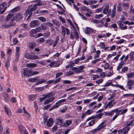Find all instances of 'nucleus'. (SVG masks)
Returning a JSON list of instances; mask_svg holds the SVG:
<instances>
[{
	"label": "nucleus",
	"mask_w": 134,
	"mask_h": 134,
	"mask_svg": "<svg viewBox=\"0 0 134 134\" xmlns=\"http://www.w3.org/2000/svg\"><path fill=\"white\" fill-rule=\"evenodd\" d=\"M85 66H80L77 67H73L71 68V70L75 71V72L79 73L84 72L83 69Z\"/></svg>",
	"instance_id": "nucleus-1"
},
{
	"label": "nucleus",
	"mask_w": 134,
	"mask_h": 134,
	"mask_svg": "<svg viewBox=\"0 0 134 134\" xmlns=\"http://www.w3.org/2000/svg\"><path fill=\"white\" fill-rule=\"evenodd\" d=\"M134 85V83L132 80L129 79L128 80L127 85L125 86V88L128 90H131L132 89V86Z\"/></svg>",
	"instance_id": "nucleus-2"
},
{
	"label": "nucleus",
	"mask_w": 134,
	"mask_h": 134,
	"mask_svg": "<svg viewBox=\"0 0 134 134\" xmlns=\"http://www.w3.org/2000/svg\"><path fill=\"white\" fill-rule=\"evenodd\" d=\"M6 5V3L5 2L2 3L0 5V14H2L6 10L7 7H4Z\"/></svg>",
	"instance_id": "nucleus-3"
},
{
	"label": "nucleus",
	"mask_w": 134,
	"mask_h": 134,
	"mask_svg": "<svg viewBox=\"0 0 134 134\" xmlns=\"http://www.w3.org/2000/svg\"><path fill=\"white\" fill-rule=\"evenodd\" d=\"M23 15L20 13H17L13 17L14 19L16 21H19L23 19Z\"/></svg>",
	"instance_id": "nucleus-4"
},
{
	"label": "nucleus",
	"mask_w": 134,
	"mask_h": 134,
	"mask_svg": "<svg viewBox=\"0 0 134 134\" xmlns=\"http://www.w3.org/2000/svg\"><path fill=\"white\" fill-rule=\"evenodd\" d=\"M109 6L108 5H107L105 6V7L104 8L103 10V13L105 14H107L108 13V14L107 15V16H109L110 15L111 10H109Z\"/></svg>",
	"instance_id": "nucleus-5"
},
{
	"label": "nucleus",
	"mask_w": 134,
	"mask_h": 134,
	"mask_svg": "<svg viewBox=\"0 0 134 134\" xmlns=\"http://www.w3.org/2000/svg\"><path fill=\"white\" fill-rule=\"evenodd\" d=\"M39 23L38 21L37 20H35L31 22L30 26L32 27H35L39 25Z\"/></svg>",
	"instance_id": "nucleus-6"
},
{
	"label": "nucleus",
	"mask_w": 134,
	"mask_h": 134,
	"mask_svg": "<svg viewBox=\"0 0 134 134\" xmlns=\"http://www.w3.org/2000/svg\"><path fill=\"white\" fill-rule=\"evenodd\" d=\"M114 101V100H111L107 104H105L104 106L105 109H107L108 107L111 108L113 107L114 105V104L113 103Z\"/></svg>",
	"instance_id": "nucleus-7"
},
{
	"label": "nucleus",
	"mask_w": 134,
	"mask_h": 134,
	"mask_svg": "<svg viewBox=\"0 0 134 134\" xmlns=\"http://www.w3.org/2000/svg\"><path fill=\"white\" fill-rule=\"evenodd\" d=\"M37 8V7L36 5L34 4V5L33 6V7L31 8H30L29 7L26 10L25 13L28 14L30 13L32 11H33L34 10H36V9ZM27 14H26V16H27Z\"/></svg>",
	"instance_id": "nucleus-8"
},
{
	"label": "nucleus",
	"mask_w": 134,
	"mask_h": 134,
	"mask_svg": "<svg viewBox=\"0 0 134 134\" xmlns=\"http://www.w3.org/2000/svg\"><path fill=\"white\" fill-rule=\"evenodd\" d=\"M84 31L86 34L89 35L93 32V30L90 27H86L85 28Z\"/></svg>",
	"instance_id": "nucleus-9"
},
{
	"label": "nucleus",
	"mask_w": 134,
	"mask_h": 134,
	"mask_svg": "<svg viewBox=\"0 0 134 134\" xmlns=\"http://www.w3.org/2000/svg\"><path fill=\"white\" fill-rule=\"evenodd\" d=\"M80 10L81 11H85L90 14H92V10L88 8L85 6L81 7Z\"/></svg>",
	"instance_id": "nucleus-10"
},
{
	"label": "nucleus",
	"mask_w": 134,
	"mask_h": 134,
	"mask_svg": "<svg viewBox=\"0 0 134 134\" xmlns=\"http://www.w3.org/2000/svg\"><path fill=\"white\" fill-rule=\"evenodd\" d=\"M18 128L19 131L22 134L24 133L27 131L25 127L21 125L18 126Z\"/></svg>",
	"instance_id": "nucleus-11"
},
{
	"label": "nucleus",
	"mask_w": 134,
	"mask_h": 134,
	"mask_svg": "<svg viewBox=\"0 0 134 134\" xmlns=\"http://www.w3.org/2000/svg\"><path fill=\"white\" fill-rule=\"evenodd\" d=\"M117 23L121 30H125L127 29V26L125 25L124 26L123 24L122 23L121 21H118Z\"/></svg>",
	"instance_id": "nucleus-12"
},
{
	"label": "nucleus",
	"mask_w": 134,
	"mask_h": 134,
	"mask_svg": "<svg viewBox=\"0 0 134 134\" xmlns=\"http://www.w3.org/2000/svg\"><path fill=\"white\" fill-rule=\"evenodd\" d=\"M106 120H104L98 126V127L100 130L106 126L107 125L106 124Z\"/></svg>",
	"instance_id": "nucleus-13"
},
{
	"label": "nucleus",
	"mask_w": 134,
	"mask_h": 134,
	"mask_svg": "<svg viewBox=\"0 0 134 134\" xmlns=\"http://www.w3.org/2000/svg\"><path fill=\"white\" fill-rule=\"evenodd\" d=\"M53 123V119L50 118L47 122V125L49 127H51Z\"/></svg>",
	"instance_id": "nucleus-14"
},
{
	"label": "nucleus",
	"mask_w": 134,
	"mask_h": 134,
	"mask_svg": "<svg viewBox=\"0 0 134 134\" xmlns=\"http://www.w3.org/2000/svg\"><path fill=\"white\" fill-rule=\"evenodd\" d=\"M63 122V119L61 117H59L56 119V123L58 125H62Z\"/></svg>",
	"instance_id": "nucleus-15"
},
{
	"label": "nucleus",
	"mask_w": 134,
	"mask_h": 134,
	"mask_svg": "<svg viewBox=\"0 0 134 134\" xmlns=\"http://www.w3.org/2000/svg\"><path fill=\"white\" fill-rule=\"evenodd\" d=\"M32 70H25L23 72V74L24 76H29L31 75Z\"/></svg>",
	"instance_id": "nucleus-16"
},
{
	"label": "nucleus",
	"mask_w": 134,
	"mask_h": 134,
	"mask_svg": "<svg viewBox=\"0 0 134 134\" xmlns=\"http://www.w3.org/2000/svg\"><path fill=\"white\" fill-rule=\"evenodd\" d=\"M4 109L5 112L8 116H10L11 115V112L10 110L5 106L4 107Z\"/></svg>",
	"instance_id": "nucleus-17"
},
{
	"label": "nucleus",
	"mask_w": 134,
	"mask_h": 134,
	"mask_svg": "<svg viewBox=\"0 0 134 134\" xmlns=\"http://www.w3.org/2000/svg\"><path fill=\"white\" fill-rule=\"evenodd\" d=\"M54 98H55L54 97L49 98L44 102V104L45 105L53 101L54 100Z\"/></svg>",
	"instance_id": "nucleus-18"
},
{
	"label": "nucleus",
	"mask_w": 134,
	"mask_h": 134,
	"mask_svg": "<svg viewBox=\"0 0 134 134\" xmlns=\"http://www.w3.org/2000/svg\"><path fill=\"white\" fill-rule=\"evenodd\" d=\"M34 29H32L30 31V36L31 37H35L36 35L37 32Z\"/></svg>",
	"instance_id": "nucleus-19"
},
{
	"label": "nucleus",
	"mask_w": 134,
	"mask_h": 134,
	"mask_svg": "<svg viewBox=\"0 0 134 134\" xmlns=\"http://www.w3.org/2000/svg\"><path fill=\"white\" fill-rule=\"evenodd\" d=\"M36 46L35 42H31L29 44V48L31 49H33Z\"/></svg>",
	"instance_id": "nucleus-20"
},
{
	"label": "nucleus",
	"mask_w": 134,
	"mask_h": 134,
	"mask_svg": "<svg viewBox=\"0 0 134 134\" xmlns=\"http://www.w3.org/2000/svg\"><path fill=\"white\" fill-rule=\"evenodd\" d=\"M72 121L71 120H68L65 122L63 125L65 127H67L70 125Z\"/></svg>",
	"instance_id": "nucleus-21"
},
{
	"label": "nucleus",
	"mask_w": 134,
	"mask_h": 134,
	"mask_svg": "<svg viewBox=\"0 0 134 134\" xmlns=\"http://www.w3.org/2000/svg\"><path fill=\"white\" fill-rule=\"evenodd\" d=\"M103 114V113H101L96 115L95 116H93L94 119L95 121H96L97 119H100L102 116Z\"/></svg>",
	"instance_id": "nucleus-22"
},
{
	"label": "nucleus",
	"mask_w": 134,
	"mask_h": 134,
	"mask_svg": "<svg viewBox=\"0 0 134 134\" xmlns=\"http://www.w3.org/2000/svg\"><path fill=\"white\" fill-rule=\"evenodd\" d=\"M124 64L123 61H121L117 67V70L118 71H120V69L122 67Z\"/></svg>",
	"instance_id": "nucleus-23"
},
{
	"label": "nucleus",
	"mask_w": 134,
	"mask_h": 134,
	"mask_svg": "<svg viewBox=\"0 0 134 134\" xmlns=\"http://www.w3.org/2000/svg\"><path fill=\"white\" fill-rule=\"evenodd\" d=\"M116 5H114V6L113 9L112 10V13L111 14V16L112 18H113L114 17L115 14H116Z\"/></svg>",
	"instance_id": "nucleus-24"
},
{
	"label": "nucleus",
	"mask_w": 134,
	"mask_h": 134,
	"mask_svg": "<svg viewBox=\"0 0 134 134\" xmlns=\"http://www.w3.org/2000/svg\"><path fill=\"white\" fill-rule=\"evenodd\" d=\"M8 25L9 27L15 26V23L14 20V19H12L10 21Z\"/></svg>",
	"instance_id": "nucleus-25"
},
{
	"label": "nucleus",
	"mask_w": 134,
	"mask_h": 134,
	"mask_svg": "<svg viewBox=\"0 0 134 134\" xmlns=\"http://www.w3.org/2000/svg\"><path fill=\"white\" fill-rule=\"evenodd\" d=\"M37 64H36L34 63H30L27 64L26 66L28 67L31 68H33L36 66Z\"/></svg>",
	"instance_id": "nucleus-26"
},
{
	"label": "nucleus",
	"mask_w": 134,
	"mask_h": 134,
	"mask_svg": "<svg viewBox=\"0 0 134 134\" xmlns=\"http://www.w3.org/2000/svg\"><path fill=\"white\" fill-rule=\"evenodd\" d=\"M62 29V34L64 36H65L66 34V28H65V27L63 26H61Z\"/></svg>",
	"instance_id": "nucleus-27"
},
{
	"label": "nucleus",
	"mask_w": 134,
	"mask_h": 134,
	"mask_svg": "<svg viewBox=\"0 0 134 134\" xmlns=\"http://www.w3.org/2000/svg\"><path fill=\"white\" fill-rule=\"evenodd\" d=\"M75 74V72L74 71H69L65 73L66 76H68Z\"/></svg>",
	"instance_id": "nucleus-28"
},
{
	"label": "nucleus",
	"mask_w": 134,
	"mask_h": 134,
	"mask_svg": "<svg viewBox=\"0 0 134 134\" xmlns=\"http://www.w3.org/2000/svg\"><path fill=\"white\" fill-rule=\"evenodd\" d=\"M130 129L129 127H126L123 128L122 134H126Z\"/></svg>",
	"instance_id": "nucleus-29"
},
{
	"label": "nucleus",
	"mask_w": 134,
	"mask_h": 134,
	"mask_svg": "<svg viewBox=\"0 0 134 134\" xmlns=\"http://www.w3.org/2000/svg\"><path fill=\"white\" fill-rule=\"evenodd\" d=\"M130 129L129 127H126L123 128L122 134H126Z\"/></svg>",
	"instance_id": "nucleus-30"
},
{
	"label": "nucleus",
	"mask_w": 134,
	"mask_h": 134,
	"mask_svg": "<svg viewBox=\"0 0 134 134\" xmlns=\"http://www.w3.org/2000/svg\"><path fill=\"white\" fill-rule=\"evenodd\" d=\"M67 107L64 106L63 107L61 108H60L59 110V111L62 113H64L66 110Z\"/></svg>",
	"instance_id": "nucleus-31"
},
{
	"label": "nucleus",
	"mask_w": 134,
	"mask_h": 134,
	"mask_svg": "<svg viewBox=\"0 0 134 134\" xmlns=\"http://www.w3.org/2000/svg\"><path fill=\"white\" fill-rule=\"evenodd\" d=\"M38 80V78L36 77L30 79H29V81L31 82H37Z\"/></svg>",
	"instance_id": "nucleus-32"
},
{
	"label": "nucleus",
	"mask_w": 134,
	"mask_h": 134,
	"mask_svg": "<svg viewBox=\"0 0 134 134\" xmlns=\"http://www.w3.org/2000/svg\"><path fill=\"white\" fill-rule=\"evenodd\" d=\"M59 40V38L58 36H57L56 37L55 40V41L53 42V47H55L57 45V44L58 43V41Z\"/></svg>",
	"instance_id": "nucleus-33"
},
{
	"label": "nucleus",
	"mask_w": 134,
	"mask_h": 134,
	"mask_svg": "<svg viewBox=\"0 0 134 134\" xmlns=\"http://www.w3.org/2000/svg\"><path fill=\"white\" fill-rule=\"evenodd\" d=\"M118 111V109L116 108L115 109L111 111L110 112H109V116H110L112 115H113L114 114V113H116Z\"/></svg>",
	"instance_id": "nucleus-34"
},
{
	"label": "nucleus",
	"mask_w": 134,
	"mask_h": 134,
	"mask_svg": "<svg viewBox=\"0 0 134 134\" xmlns=\"http://www.w3.org/2000/svg\"><path fill=\"white\" fill-rule=\"evenodd\" d=\"M123 8L125 10H126L129 8V6L128 3H122Z\"/></svg>",
	"instance_id": "nucleus-35"
},
{
	"label": "nucleus",
	"mask_w": 134,
	"mask_h": 134,
	"mask_svg": "<svg viewBox=\"0 0 134 134\" xmlns=\"http://www.w3.org/2000/svg\"><path fill=\"white\" fill-rule=\"evenodd\" d=\"M10 58H8V59L7 60L5 64V66L7 68L10 65Z\"/></svg>",
	"instance_id": "nucleus-36"
},
{
	"label": "nucleus",
	"mask_w": 134,
	"mask_h": 134,
	"mask_svg": "<svg viewBox=\"0 0 134 134\" xmlns=\"http://www.w3.org/2000/svg\"><path fill=\"white\" fill-rule=\"evenodd\" d=\"M36 98V96L34 95H32L29 96L28 97V99L30 101H33Z\"/></svg>",
	"instance_id": "nucleus-37"
},
{
	"label": "nucleus",
	"mask_w": 134,
	"mask_h": 134,
	"mask_svg": "<svg viewBox=\"0 0 134 134\" xmlns=\"http://www.w3.org/2000/svg\"><path fill=\"white\" fill-rule=\"evenodd\" d=\"M128 69V67L127 66H124L122 68L121 71L120 72V73L122 74L125 72L127 71Z\"/></svg>",
	"instance_id": "nucleus-38"
},
{
	"label": "nucleus",
	"mask_w": 134,
	"mask_h": 134,
	"mask_svg": "<svg viewBox=\"0 0 134 134\" xmlns=\"http://www.w3.org/2000/svg\"><path fill=\"white\" fill-rule=\"evenodd\" d=\"M38 19L42 22H45L46 21V19L43 16L39 17L38 18Z\"/></svg>",
	"instance_id": "nucleus-39"
},
{
	"label": "nucleus",
	"mask_w": 134,
	"mask_h": 134,
	"mask_svg": "<svg viewBox=\"0 0 134 134\" xmlns=\"http://www.w3.org/2000/svg\"><path fill=\"white\" fill-rule=\"evenodd\" d=\"M13 14L10 13L9 14L7 17L6 18L5 20L7 21H8L13 16Z\"/></svg>",
	"instance_id": "nucleus-40"
},
{
	"label": "nucleus",
	"mask_w": 134,
	"mask_h": 134,
	"mask_svg": "<svg viewBox=\"0 0 134 134\" xmlns=\"http://www.w3.org/2000/svg\"><path fill=\"white\" fill-rule=\"evenodd\" d=\"M53 42V40L51 39H49L47 40L46 43H47L49 46H51L52 45Z\"/></svg>",
	"instance_id": "nucleus-41"
},
{
	"label": "nucleus",
	"mask_w": 134,
	"mask_h": 134,
	"mask_svg": "<svg viewBox=\"0 0 134 134\" xmlns=\"http://www.w3.org/2000/svg\"><path fill=\"white\" fill-rule=\"evenodd\" d=\"M46 81V80L44 79H42L39 80L38 82H37L35 84L36 85H39V84H41L45 82Z\"/></svg>",
	"instance_id": "nucleus-42"
},
{
	"label": "nucleus",
	"mask_w": 134,
	"mask_h": 134,
	"mask_svg": "<svg viewBox=\"0 0 134 134\" xmlns=\"http://www.w3.org/2000/svg\"><path fill=\"white\" fill-rule=\"evenodd\" d=\"M41 26L42 29L43 30H46L47 28V26H46V23L42 24Z\"/></svg>",
	"instance_id": "nucleus-43"
},
{
	"label": "nucleus",
	"mask_w": 134,
	"mask_h": 134,
	"mask_svg": "<svg viewBox=\"0 0 134 134\" xmlns=\"http://www.w3.org/2000/svg\"><path fill=\"white\" fill-rule=\"evenodd\" d=\"M52 22L54 25H55L58 27H59L60 26V24L57 21L54 20H52Z\"/></svg>",
	"instance_id": "nucleus-44"
},
{
	"label": "nucleus",
	"mask_w": 134,
	"mask_h": 134,
	"mask_svg": "<svg viewBox=\"0 0 134 134\" xmlns=\"http://www.w3.org/2000/svg\"><path fill=\"white\" fill-rule=\"evenodd\" d=\"M36 61H37L36 62L37 63H38L39 64H42V65H44V66L46 64V63L45 62H44L43 61H42V60H40V61L36 60Z\"/></svg>",
	"instance_id": "nucleus-45"
},
{
	"label": "nucleus",
	"mask_w": 134,
	"mask_h": 134,
	"mask_svg": "<svg viewBox=\"0 0 134 134\" xmlns=\"http://www.w3.org/2000/svg\"><path fill=\"white\" fill-rule=\"evenodd\" d=\"M134 75V73L133 72H131L129 74H127L126 75L127 76L128 78H131Z\"/></svg>",
	"instance_id": "nucleus-46"
},
{
	"label": "nucleus",
	"mask_w": 134,
	"mask_h": 134,
	"mask_svg": "<svg viewBox=\"0 0 134 134\" xmlns=\"http://www.w3.org/2000/svg\"><path fill=\"white\" fill-rule=\"evenodd\" d=\"M119 113L117 111L116 112L115 115H114V117H113L112 120L113 121H114L115 119L117 118L118 116L119 115Z\"/></svg>",
	"instance_id": "nucleus-47"
},
{
	"label": "nucleus",
	"mask_w": 134,
	"mask_h": 134,
	"mask_svg": "<svg viewBox=\"0 0 134 134\" xmlns=\"http://www.w3.org/2000/svg\"><path fill=\"white\" fill-rule=\"evenodd\" d=\"M127 111V109H121L120 110H119L118 109V111H117L118 113H119V114L121 112V111H122V112L124 114V113H126Z\"/></svg>",
	"instance_id": "nucleus-48"
},
{
	"label": "nucleus",
	"mask_w": 134,
	"mask_h": 134,
	"mask_svg": "<svg viewBox=\"0 0 134 134\" xmlns=\"http://www.w3.org/2000/svg\"><path fill=\"white\" fill-rule=\"evenodd\" d=\"M30 59H35L39 58L36 55H31V57H30Z\"/></svg>",
	"instance_id": "nucleus-49"
},
{
	"label": "nucleus",
	"mask_w": 134,
	"mask_h": 134,
	"mask_svg": "<svg viewBox=\"0 0 134 134\" xmlns=\"http://www.w3.org/2000/svg\"><path fill=\"white\" fill-rule=\"evenodd\" d=\"M19 9V8L17 7L14 8L12 10V12L14 13L17 12Z\"/></svg>",
	"instance_id": "nucleus-50"
},
{
	"label": "nucleus",
	"mask_w": 134,
	"mask_h": 134,
	"mask_svg": "<svg viewBox=\"0 0 134 134\" xmlns=\"http://www.w3.org/2000/svg\"><path fill=\"white\" fill-rule=\"evenodd\" d=\"M100 60V58L96 59L95 60H92L91 62V63L93 64H95L96 62H98Z\"/></svg>",
	"instance_id": "nucleus-51"
},
{
	"label": "nucleus",
	"mask_w": 134,
	"mask_h": 134,
	"mask_svg": "<svg viewBox=\"0 0 134 134\" xmlns=\"http://www.w3.org/2000/svg\"><path fill=\"white\" fill-rule=\"evenodd\" d=\"M95 120L94 119L92 120L90 122L88 123V125L90 126H91L93 125L94 123Z\"/></svg>",
	"instance_id": "nucleus-52"
},
{
	"label": "nucleus",
	"mask_w": 134,
	"mask_h": 134,
	"mask_svg": "<svg viewBox=\"0 0 134 134\" xmlns=\"http://www.w3.org/2000/svg\"><path fill=\"white\" fill-rule=\"evenodd\" d=\"M103 15L102 14L98 15H96L95 16V18L97 19H99V18L103 16Z\"/></svg>",
	"instance_id": "nucleus-53"
},
{
	"label": "nucleus",
	"mask_w": 134,
	"mask_h": 134,
	"mask_svg": "<svg viewBox=\"0 0 134 134\" xmlns=\"http://www.w3.org/2000/svg\"><path fill=\"white\" fill-rule=\"evenodd\" d=\"M78 14L84 20H86V17L82 14H81L80 12L78 13Z\"/></svg>",
	"instance_id": "nucleus-54"
},
{
	"label": "nucleus",
	"mask_w": 134,
	"mask_h": 134,
	"mask_svg": "<svg viewBox=\"0 0 134 134\" xmlns=\"http://www.w3.org/2000/svg\"><path fill=\"white\" fill-rule=\"evenodd\" d=\"M121 3H119L117 6V11L120 12L122 10V7H121Z\"/></svg>",
	"instance_id": "nucleus-55"
},
{
	"label": "nucleus",
	"mask_w": 134,
	"mask_h": 134,
	"mask_svg": "<svg viewBox=\"0 0 134 134\" xmlns=\"http://www.w3.org/2000/svg\"><path fill=\"white\" fill-rule=\"evenodd\" d=\"M31 55L28 53H26L25 55V57L27 59H30V57H31Z\"/></svg>",
	"instance_id": "nucleus-56"
},
{
	"label": "nucleus",
	"mask_w": 134,
	"mask_h": 134,
	"mask_svg": "<svg viewBox=\"0 0 134 134\" xmlns=\"http://www.w3.org/2000/svg\"><path fill=\"white\" fill-rule=\"evenodd\" d=\"M63 83L64 84H70L71 83V81L69 80H64L63 81Z\"/></svg>",
	"instance_id": "nucleus-57"
},
{
	"label": "nucleus",
	"mask_w": 134,
	"mask_h": 134,
	"mask_svg": "<svg viewBox=\"0 0 134 134\" xmlns=\"http://www.w3.org/2000/svg\"><path fill=\"white\" fill-rule=\"evenodd\" d=\"M44 38L43 37H41L37 40L38 42H42L44 41Z\"/></svg>",
	"instance_id": "nucleus-58"
},
{
	"label": "nucleus",
	"mask_w": 134,
	"mask_h": 134,
	"mask_svg": "<svg viewBox=\"0 0 134 134\" xmlns=\"http://www.w3.org/2000/svg\"><path fill=\"white\" fill-rule=\"evenodd\" d=\"M92 21L93 23L96 24H98L100 23V21L99 20L94 19H92Z\"/></svg>",
	"instance_id": "nucleus-59"
},
{
	"label": "nucleus",
	"mask_w": 134,
	"mask_h": 134,
	"mask_svg": "<svg viewBox=\"0 0 134 134\" xmlns=\"http://www.w3.org/2000/svg\"><path fill=\"white\" fill-rule=\"evenodd\" d=\"M63 74L62 72L57 73L56 75V76L55 77V78L56 79L58 78L59 77L62 75Z\"/></svg>",
	"instance_id": "nucleus-60"
},
{
	"label": "nucleus",
	"mask_w": 134,
	"mask_h": 134,
	"mask_svg": "<svg viewBox=\"0 0 134 134\" xmlns=\"http://www.w3.org/2000/svg\"><path fill=\"white\" fill-rule=\"evenodd\" d=\"M26 36V34L25 33H24L22 34H19L18 37L19 38H23L25 37Z\"/></svg>",
	"instance_id": "nucleus-61"
},
{
	"label": "nucleus",
	"mask_w": 134,
	"mask_h": 134,
	"mask_svg": "<svg viewBox=\"0 0 134 134\" xmlns=\"http://www.w3.org/2000/svg\"><path fill=\"white\" fill-rule=\"evenodd\" d=\"M99 77V76L98 75H93L92 77L93 80H96Z\"/></svg>",
	"instance_id": "nucleus-62"
},
{
	"label": "nucleus",
	"mask_w": 134,
	"mask_h": 134,
	"mask_svg": "<svg viewBox=\"0 0 134 134\" xmlns=\"http://www.w3.org/2000/svg\"><path fill=\"white\" fill-rule=\"evenodd\" d=\"M103 79H100L99 80H98L96 81V82L98 84H99L102 83L103 81Z\"/></svg>",
	"instance_id": "nucleus-63"
},
{
	"label": "nucleus",
	"mask_w": 134,
	"mask_h": 134,
	"mask_svg": "<svg viewBox=\"0 0 134 134\" xmlns=\"http://www.w3.org/2000/svg\"><path fill=\"white\" fill-rule=\"evenodd\" d=\"M4 130L5 131L4 134H9V133L10 131L9 129H8L7 128H5Z\"/></svg>",
	"instance_id": "nucleus-64"
}]
</instances>
